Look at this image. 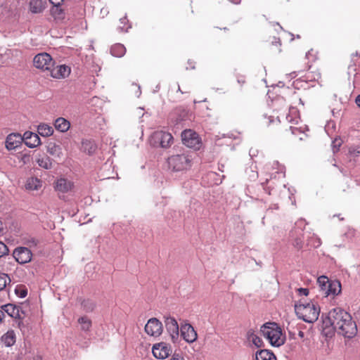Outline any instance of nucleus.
Segmentation results:
<instances>
[{"label":"nucleus","mask_w":360,"mask_h":360,"mask_svg":"<svg viewBox=\"0 0 360 360\" xmlns=\"http://www.w3.org/2000/svg\"><path fill=\"white\" fill-rule=\"evenodd\" d=\"M323 323L333 325L336 331L346 338L351 339L357 333V326L351 314L340 307L331 309L325 316Z\"/></svg>","instance_id":"1"},{"label":"nucleus","mask_w":360,"mask_h":360,"mask_svg":"<svg viewBox=\"0 0 360 360\" xmlns=\"http://www.w3.org/2000/svg\"><path fill=\"white\" fill-rule=\"evenodd\" d=\"M295 310L299 319L310 323L316 321L320 314V307L313 302L303 303L300 301L295 303Z\"/></svg>","instance_id":"2"},{"label":"nucleus","mask_w":360,"mask_h":360,"mask_svg":"<svg viewBox=\"0 0 360 360\" xmlns=\"http://www.w3.org/2000/svg\"><path fill=\"white\" fill-rule=\"evenodd\" d=\"M261 333L274 347L283 345L285 340V336L283 335L281 328L274 322L264 323L261 327Z\"/></svg>","instance_id":"3"},{"label":"nucleus","mask_w":360,"mask_h":360,"mask_svg":"<svg viewBox=\"0 0 360 360\" xmlns=\"http://www.w3.org/2000/svg\"><path fill=\"white\" fill-rule=\"evenodd\" d=\"M191 157L186 153L172 155L167 159L169 168L175 172L187 169L191 167Z\"/></svg>","instance_id":"4"},{"label":"nucleus","mask_w":360,"mask_h":360,"mask_svg":"<svg viewBox=\"0 0 360 360\" xmlns=\"http://www.w3.org/2000/svg\"><path fill=\"white\" fill-rule=\"evenodd\" d=\"M165 325L173 343H178L181 338L179 335V327L176 320L170 316H165Z\"/></svg>","instance_id":"5"},{"label":"nucleus","mask_w":360,"mask_h":360,"mask_svg":"<svg viewBox=\"0 0 360 360\" xmlns=\"http://www.w3.org/2000/svg\"><path fill=\"white\" fill-rule=\"evenodd\" d=\"M33 63L35 68L49 71H51L54 65L51 56L45 52L36 55L33 59Z\"/></svg>","instance_id":"6"},{"label":"nucleus","mask_w":360,"mask_h":360,"mask_svg":"<svg viewBox=\"0 0 360 360\" xmlns=\"http://www.w3.org/2000/svg\"><path fill=\"white\" fill-rule=\"evenodd\" d=\"M181 139L183 143L191 148H199L200 141L198 134L193 131L188 129L184 130L181 133Z\"/></svg>","instance_id":"7"},{"label":"nucleus","mask_w":360,"mask_h":360,"mask_svg":"<svg viewBox=\"0 0 360 360\" xmlns=\"http://www.w3.org/2000/svg\"><path fill=\"white\" fill-rule=\"evenodd\" d=\"M153 139L155 144H159L161 148H168L173 142V136L169 132L156 131L153 135Z\"/></svg>","instance_id":"8"},{"label":"nucleus","mask_w":360,"mask_h":360,"mask_svg":"<svg viewBox=\"0 0 360 360\" xmlns=\"http://www.w3.org/2000/svg\"><path fill=\"white\" fill-rule=\"evenodd\" d=\"M162 323L156 318L150 319L145 326L146 333L154 337L160 335L162 333Z\"/></svg>","instance_id":"9"},{"label":"nucleus","mask_w":360,"mask_h":360,"mask_svg":"<svg viewBox=\"0 0 360 360\" xmlns=\"http://www.w3.org/2000/svg\"><path fill=\"white\" fill-rule=\"evenodd\" d=\"M152 352L156 359H165L171 354L172 349L168 344L162 342L153 346Z\"/></svg>","instance_id":"10"},{"label":"nucleus","mask_w":360,"mask_h":360,"mask_svg":"<svg viewBox=\"0 0 360 360\" xmlns=\"http://www.w3.org/2000/svg\"><path fill=\"white\" fill-rule=\"evenodd\" d=\"M274 165L277 166L278 171L275 174L271 175L270 179H266L265 182L262 183L264 189L269 194H271V191L274 190V182L273 179L276 177V174L278 175V178L285 177V168L283 166H279L278 162L276 161L274 162Z\"/></svg>","instance_id":"11"},{"label":"nucleus","mask_w":360,"mask_h":360,"mask_svg":"<svg viewBox=\"0 0 360 360\" xmlns=\"http://www.w3.org/2000/svg\"><path fill=\"white\" fill-rule=\"evenodd\" d=\"M13 257L19 264H26L31 261L32 252L28 248L18 247L13 252Z\"/></svg>","instance_id":"12"},{"label":"nucleus","mask_w":360,"mask_h":360,"mask_svg":"<svg viewBox=\"0 0 360 360\" xmlns=\"http://www.w3.org/2000/svg\"><path fill=\"white\" fill-rule=\"evenodd\" d=\"M181 336L188 343L195 342L198 337L197 333L194 330L193 327L189 323H186L181 326Z\"/></svg>","instance_id":"13"},{"label":"nucleus","mask_w":360,"mask_h":360,"mask_svg":"<svg viewBox=\"0 0 360 360\" xmlns=\"http://www.w3.org/2000/svg\"><path fill=\"white\" fill-rule=\"evenodd\" d=\"M23 141L25 144L30 148H35L41 144V140L39 135L30 131H27L24 133Z\"/></svg>","instance_id":"14"},{"label":"nucleus","mask_w":360,"mask_h":360,"mask_svg":"<svg viewBox=\"0 0 360 360\" xmlns=\"http://www.w3.org/2000/svg\"><path fill=\"white\" fill-rule=\"evenodd\" d=\"M23 141V136L19 134H11L6 139V148L8 150H14L18 148Z\"/></svg>","instance_id":"15"},{"label":"nucleus","mask_w":360,"mask_h":360,"mask_svg":"<svg viewBox=\"0 0 360 360\" xmlns=\"http://www.w3.org/2000/svg\"><path fill=\"white\" fill-rule=\"evenodd\" d=\"M73 187V182L67 179L60 178L56 182L55 189L59 193H65L70 191Z\"/></svg>","instance_id":"16"},{"label":"nucleus","mask_w":360,"mask_h":360,"mask_svg":"<svg viewBox=\"0 0 360 360\" xmlns=\"http://www.w3.org/2000/svg\"><path fill=\"white\" fill-rule=\"evenodd\" d=\"M51 76L53 78H65L70 73V68L65 65H60L56 66L55 68H51Z\"/></svg>","instance_id":"17"},{"label":"nucleus","mask_w":360,"mask_h":360,"mask_svg":"<svg viewBox=\"0 0 360 360\" xmlns=\"http://www.w3.org/2000/svg\"><path fill=\"white\" fill-rule=\"evenodd\" d=\"M1 308L11 317L15 319H22L20 313H23V311L19 306L13 304H6L3 305Z\"/></svg>","instance_id":"18"},{"label":"nucleus","mask_w":360,"mask_h":360,"mask_svg":"<svg viewBox=\"0 0 360 360\" xmlns=\"http://www.w3.org/2000/svg\"><path fill=\"white\" fill-rule=\"evenodd\" d=\"M46 0H31L29 3V10L32 13H41L46 8Z\"/></svg>","instance_id":"19"},{"label":"nucleus","mask_w":360,"mask_h":360,"mask_svg":"<svg viewBox=\"0 0 360 360\" xmlns=\"http://www.w3.org/2000/svg\"><path fill=\"white\" fill-rule=\"evenodd\" d=\"M341 283L338 280L330 281L329 285H327L325 296L338 295L341 292Z\"/></svg>","instance_id":"20"},{"label":"nucleus","mask_w":360,"mask_h":360,"mask_svg":"<svg viewBox=\"0 0 360 360\" xmlns=\"http://www.w3.org/2000/svg\"><path fill=\"white\" fill-rule=\"evenodd\" d=\"M1 342L6 347L13 346L16 340V336L14 330H9L1 338Z\"/></svg>","instance_id":"21"},{"label":"nucleus","mask_w":360,"mask_h":360,"mask_svg":"<svg viewBox=\"0 0 360 360\" xmlns=\"http://www.w3.org/2000/svg\"><path fill=\"white\" fill-rule=\"evenodd\" d=\"M54 127L60 132H66L70 127V123L64 117H58L55 120Z\"/></svg>","instance_id":"22"},{"label":"nucleus","mask_w":360,"mask_h":360,"mask_svg":"<svg viewBox=\"0 0 360 360\" xmlns=\"http://www.w3.org/2000/svg\"><path fill=\"white\" fill-rule=\"evenodd\" d=\"M82 149L89 155H92L96 152L97 146L94 141L84 139L82 141Z\"/></svg>","instance_id":"23"},{"label":"nucleus","mask_w":360,"mask_h":360,"mask_svg":"<svg viewBox=\"0 0 360 360\" xmlns=\"http://www.w3.org/2000/svg\"><path fill=\"white\" fill-rule=\"evenodd\" d=\"M256 360H276L273 352L266 349H261L255 354Z\"/></svg>","instance_id":"24"},{"label":"nucleus","mask_w":360,"mask_h":360,"mask_svg":"<svg viewBox=\"0 0 360 360\" xmlns=\"http://www.w3.org/2000/svg\"><path fill=\"white\" fill-rule=\"evenodd\" d=\"M110 53L113 56L120 58L125 54L126 48L121 44H116L112 46Z\"/></svg>","instance_id":"25"},{"label":"nucleus","mask_w":360,"mask_h":360,"mask_svg":"<svg viewBox=\"0 0 360 360\" xmlns=\"http://www.w3.org/2000/svg\"><path fill=\"white\" fill-rule=\"evenodd\" d=\"M37 132L42 136L47 137L53 134V129L49 124H40L37 127Z\"/></svg>","instance_id":"26"},{"label":"nucleus","mask_w":360,"mask_h":360,"mask_svg":"<svg viewBox=\"0 0 360 360\" xmlns=\"http://www.w3.org/2000/svg\"><path fill=\"white\" fill-rule=\"evenodd\" d=\"M47 152L54 157L60 158L62 154V148L59 145L50 142L47 146Z\"/></svg>","instance_id":"27"},{"label":"nucleus","mask_w":360,"mask_h":360,"mask_svg":"<svg viewBox=\"0 0 360 360\" xmlns=\"http://www.w3.org/2000/svg\"><path fill=\"white\" fill-rule=\"evenodd\" d=\"M321 318L323 319L321 326L322 334L326 338H332L335 334V331H336V328H335V327H333V325L327 326L326 324L323 323V319H325L323 314H322Z\"/></svg>","instance_id":"28"},{"label":"nucleus","mask_w":360,"mask_h":360,"mask_svg":"<svg viewBox=\"0 0 360 360\" xmlns=\"http://www.w3.org/2000/svg\"><path fill=\"white\" fill-rule=\"evenodd\" d=\"M37 162L39 167L46 169H49L52 167L51 159L48 156H43L37 160Z\"/></svg>","instance_id":"29"},{"label":"nucleus","mask_w":360,"mask_h":360,"mask_svg":"<svg viewBox=\"0 0 360 360\" xmlns=\"http://www.w3.org/2000/svg\"><path fill=\"white\" fill-rule=\"evenodd\" d=\"M78 323L80 325L81 330L84 332H87L91 327V321L86 316H82L79 318Z\"/></svg>","instance_id":"30"},{"label":"nucleus","mask_w":360,"mask_h":360,"mask_svg":"<svg viewBox=\"0 0 360 360\" xmlns=\"http://www.w3.org/2000/svg\"><path fill=\"white\" fill-rule=\"evenodd\" d=\"M25 186L28 190H37L41 186V181L37 178L29 179Z\"/></svg>","instance_id":"31"},{"label":"nucleus","mask_w":360,"mask_h":360,"mask_svg":"<svg viewBox=\"0 0 360 360\" xmlns=\"http://www.w3.org/2000/svg\"><path fill=\"white\" fill-rule=\"evenodd\" d=\"M23 243L30 248H35L39 243V240L30 236H25L22 237Z\"/></svg>","instance_id":"32"},{"label":"nucleus","mask_w":360,"mask_h":360,"mask_svg":"<svg viewBox=\"0 0 360 360\" xmlns=\"http://www.w3.org/2000/svg\"><path fill=\"white\" fill-rule=\"evenodd\" d=\"M317 281L321 290L323 292V294L325 295V292L327 290V285H329L330 281L328 278V277L322 276L318 278Z\"/></svg>","instance_id":"33"},{"label":"nucleus","mask_w":360,"mask_h":360,"mask_svg":"<svg viewBox=\"0 0 360 360\" xmlns=\"http://www.w3.org/2000/svg\"><path fill=\"white\" fill-rule=\"evenodd\" d=\"M14 291H15V295L20 298H24L27 295V289L23 285H16Z\"/></svg>","instance_id":"34"},{"label":"nucleus","mask_w":360,"mask_h":360,"mask_svg":"<svg viewBox=\"0 0 360 360\" xmlns=\"http://www.w3.org/2000/svg\"><path fill=\"white\" fill-rule=\"evenodd\" d=\"M11 281V278L8 274L0 273V291L4 290Z\"/></svg>","instance_id":"35"},{"label":"nucleus","mask_w":360,"mask_h":360,"mask_svg":"<svg viewBox=\"0 0 360 360\" xmlns=\"http://www.w3.org/2000/svg\"><path fill=\"white\" fill-rule=\"evenodd\" d=\"M82 307L86 312H91L95 307V303L91 300H85L82 302Z\"/></svg>","instance_id":"36"},{"label":"nucleus","mask_w":360,"mask_h":360,"mask_svg":"<svg viewBox=\"0 0 360 360\" xmlns=\"http://www.w3.org/2000/svg\"><path fill=\"white\" fill-rule=\"evenodd\" d=\"M306 224L305 221L302 219H299L295 223V230L292 231L290 233V236L294 237L295 233L297 231V229H300V232L302 231V227Z\"/></svg>","instance_id":"37"},{"label":"nucleus","mask_w":360,"mask_h":360,"mask_svg":"<svg viewBox=\"0 0 360 360\" xmlns=\"http://www.w3.org/2000/svg\"><path fill=\"white\" fill-rule=\"evenodd\" d=\"M120 24H123V25H125L127 22H128V20L127 18V16L125 15L124 17L123 18H121L120 19ZM131 28V25H129L127 28H124V25L123 26H119L117 27V30L120 31V32H127L129 29Z\"/></svg>","instance_id":"38"},{"label":"nucleus","mask_w":360,"mask_h":360,"mask_svg":"<svg viewBox=\"0 0 360 360\" xmlns=\"http://www.w3.org/2000/svg\"><path fill=\"white\" fill-rule=\"evenodd\" d=\"M342 145V141L340 139H335L332 142V149L333 152L335 153L340 150V147Z\"/></svg>","instance_id":"39"},{"label":"nucleus","mask_w":360,"mask_h":360,"mask_svg":"<svg viewBox=\"0 0 360 360\" xmlns=\"http://www.w3.org/2000/svg\"><path fill=\"white\" fill-rule=\"evenodd\" d=\"M349 154L351 158H356L360 155V150L359 148L350 147L349 148Z\"/></svg>","instance_id":"40"},{"label":"nucleus","mask_w":360,"mask_h":360,"mask_svg":"<svg viewBox=\"0 0 360 360\" xmlns=\"http://www.w3.org/2000/svg\"><path fill=\"white\" fill-rule=\"evenodd\" d=\"M292 245L295 248L301 249L303 245V240L300 236H297L294 239Z\"/></svg>","instance_id":"41"},{"label":"nucleus","mask_w":360,"mask_h":360,"mask_svg":"<svg viewBox=\"0 0 360 360\" xmlns=\"http://www.w3.org/2000/svg\"><path fill=\"white\" fill-rule=\"evenodd\" d=\"M8 247L3 242L0 241V257L8 255Z\"/></svg>","instance_id":"42"},{"label":"nucleus","mask_w":360,"mask_h":360,"mask_svg":"<svg viewBox=\"0 0 360 360\" xmlns=\"http://www.w3.org/2000/svg\"><path fill=\"white\" fill-rule=\"evenodd\" d=\"M252 342L257 347H260L263 343L262 340L257 335L256 337H253Z\"/></svg>","instance_id":"43"},{"label":"nucleus","mask_w":360,"mask_h":360,"mask_svg":"<svg viewBox=\"0 0 360 360\" xmlns=\"http://www.w3.org/2000/svg\"><path fill=\"white\" fill-rule=\"evenodd\" d=\"M257 335L255 334V331L252 329H250L247 332V338L249 341H252L253 340V337H256Z\"/></svg>","instance_id":"44"},{"label":"nucleus","mask_w":360,"mask_h":360,"mask_svg":"<svg viewBox=\"0 0 360 360\" xmlns=\"http://www.w3.org/2000/svg\"><path fill=\"white\" fill-rule=\"evenodd\" d=\"M170 360H184L180 352H174Z\"/></svg>","instance_id":"45"},{"label":"nucleus","mask_w":360,"mask_h":360,"mask_svg":"<svg viewBox=\"0 0 360 360\" xmlns=\"http://www.w3.org/2000/svg\"><path fill=\"white\" fill-rule=\"evenodd\" d=\"M297 290L300 295L307 296L309 295V290L307 288H300Z\"/></svg>","instance_id":"46"},{"label":"nucleus","mask_w":360,"mask_h":360,"mask_svg":"<svg viewBox=\"0 0 360 360\" xmlns=\"http://www.w3.org/2000/svg\"><path fill=\"white\" fill-rule=\"evenodd\" d=\"M308 245H311L313 248H318L321 245V240L319 238H316L314 239V242L312 243H308Z\"/></svg>","instance_id":"47"},{"label":"nucleus","mask_w":360,"mask_h":360,"mask_svg":"<svg viewBox=\"0 0 360 360\" xmlns=\"http://www.w3.org/2000/svg\"><path fill=\"white\" fill-rule=\"evenodd\" d=\"M63 1L64 0H49L50 3L56 7L60 6Z\"/></svg>","instance_id":"48"},{"label":"nucleus","mask_w":360,"mask_h":360,"mask_svg":"<svg viewBox=\"0 0 360 360\" xmlns=\"http://www.w3.org/2000/svg\"><path fill=\"white\" fill-rule=\"evenodd\" d=\"M257 153V150L256 149L251 148L249 151L250 156L252 158L256 156Z\"/></svg>","instance_id":"49"},{"label":"nucleus","mask_w":360,"mask_h":360,"mask_svg":"<svg viewBox=\"0 0 360 360\" xmlns=\"http://www.w3.org/2000/svg\"><path fill=\"white\" fill-rule=\"evenodd\" d=\"M355 103L360 108V94L356 98Z\"/></svg>","instance_id":"50"},{"label":"nucleus","mask_w":360,"mask_h":360,"mask_svg":"<svg viewBox=\"0 0 360 360\" xmlns=\"http://www.w3.org/2000/svg\"><path fill=\"white\" fill-rule=\"evenodd\" d=\"M354 234V230H349L348 233H345L346 236H353Z\"/></svg>","instance_id":"51"},{"label":"nucleus","mask_w":360,"mask_h":360,"mask_svg":"<svg viewBox=\"0 0 360 360\" xmlns=\"http://www.w3.org/2000/svg\"><path fill=\"white\" fill-rule=\"evenodd\" d=\"M4 312L3 310L0 309V323L1 322L2 319L4 317Z\"/></svg>","instance_id":"52"},{"label":"nucleus","mask_w":360,"mask_h":360,"mask_svg":"<svg viewBox=\"0 0 360 360\" xmlns=\"http://www.w3.org/2000/svg\"><path fill=\"white\" fill-rule=\"evenodd\" d=\"M298 336L300 338H303L304 337V333L302 330H300L298 332Z\"/></svg>","instance_id":"53"},{"label":"nucleus","mask_w":360,"mask_h":360,"mask_svg":"<svg viewBox=\"0 0 360 360\" xmlns=\"http://www.w3.org/2000/svg\"><path fill=\"white\" fill-rule=\"evenodd\" d=\"M290 129L291 130L292 134H295V131L298 130L297 127H290Z\"/></svg>","instance_id":"54"},{"label":"nucleus","mask_w":360,"mask_h":360,"mask_svg":"<svg viewBox=\"0 0 360 360\" xmlns=\"http://www.w3.org/2000/svg\"><path fill=\"white\" fill-rule=\"evenodd\" d=\"M231 3L234 4H238L240 3L241 0H229Z\"/></svg>","instance_id":"55"},{"label":"nucleus","mask_w":360,"mask_h":360,"mask_svg":"<svg viewBox=\"0 0 360 360\" xmlns=\"http://www.w3.org/2000/svg\"><path fill=\"white\" fill-rule=\"evenodd\" d=\"M4 230V224L2 223V221H0V233H2Z\"/></svg>","instance_id":"56"},{"label":"nucleus","mask_w":360,"mask_h":360,"mask_svg":"<svg viewBox=\"0 0 360 360\" xmlns=\"http://www.w3.org/2000/svg\"><path fill=\"white\" fill-rule=\"evenodd\" d=\"M238 82L239 84H243V83L245 82V81H244V80H243V79H238Z\"/></svg>","instance_id":"57"},{"label":"nucleus","mask_w":360,"mask_h":360,"mask_svg":"<svg viewBox=\"0 0 360 360\" xmlns=\"http://www.w3.org/2000/svg\"><path fill=\"white\" fill-rule=\"evenodd\" d=\"M275 25H276L277 26H278V27H279V29H280V30H283V27L279 25V23H278V22H276V23H275Z\"/></svg>","instance_id":"58"},{"label":"nucleus","mask_w":360,"mask_h":360,"mask_svg":"<svg viewBox=\"0 0 360 360\" xmlns=\"http://www.w3.org/2000/svg\"><path fill=\"white\" fill-rule=\"evenodd\" d=\"M278 208L277 205H274V207H271V209H276L277 210Z\"/></svg>","instance_id":"59"},{"label":"nucleus","mask_w":360,"mask_h":360,"mask_svg":"<svg viewBox=\"0 0 360 360\" xmlns=\"http://www.w3.org/2000/svg\"><path fill=\"white\" fill-rule=\"evenodd\" d=\"M269 122L268 124H269L270 123L273 122L274 120H273V118L271 117H269Z\"/></svg>","instance_id":"60"},{"label":"nucleus","mask_w":360,"mask_h":360,"mask_svg":"<svg viewBox=\"0 0 360 360\" xmlns=\"http://www.w3.org/2000/svg\"><path fill=\"white\" fill-rule=\"evenodd\" d=\"M177 91H179V92H181V94H184V92L181 91V88H180V86H179V85L178 86Z\"/></svg>","instance_id":"61"},{"label":"nucleus","mask_w":360,"mask_h":360,"mask_svg":"<svg viewBox=\"0 0 360 360\" xmlns=\"http://www.w3.org/2000/svg\"><path fill=\"white\" fill-rule=\"evenodd\" d=\"M160 89V86L157 85L155 90H154V92H157Z\"/></svg>","instance_id":"62"},{"label":"nucleus","mask_w":360,"mask_h":360,"mask_svg":"<svg viewBox=\"0 0 360 360\" xmlns=\"http://www.w3.org/2000/svg\"><path fill=\"white\" fill-rule=\"evenodd\" d=\"M22 321H19V322H18V327H19L20 328H21V326H22Z\"/></svg>","instance_id":"63"},{"label":"nucleus","mask_w":360,"mask_h":360,"mask_svg":"<svg viewBox=\"0 0 360 360\" xmlns=\"http://www.w3.org/2000/svg\"><path fill=\"white\" fill-rule=\"evenodd\" d=\"M252 172H254L252 171ZM257 176V173H255H255H253V174H252V177H255V176Z\"/></svg>","instance_id":"64"}]
</instances>
